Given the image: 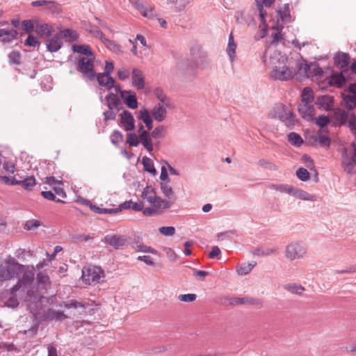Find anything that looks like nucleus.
I'll list each match as a JSON object with an SVG mask.
<instances>
[{
	"mask_svg": "<svg viewBox=\"0 0 356 356\" xmlns=\"http://www.w3.org/2000/svg\"><path fill=\"white\" fill-rule=\"evenodd\" d=\"M141 197L144 201H146L159 213L170 208L172 205L171 201L163 200L158 196L155 188L151 186H147L143 189Z\"/></svg>",
	"mask_w": 356,
	"mask_h": 356,
	"instance_id": "obj_2",
	"label": "nucleus"
},
{
	"mask_svg": "<svg viewBox=\"0 0 356 356\" xmlns=\"http://www.w3.org/2000/svg\"><path fill=\"white\" fill-rule=\"evenodd\" d=\"M24 265L19 264L15 258L9 256L0 265V282H4L18 277L23 271Z\"/></svg>",
	"mask_w": 356,
	"mask_h": 356,
	"instance_id": "obj_3",
	"label": "nucleus"
},
{
	"mask_svg": "<svg viewBox=\"0 0 356 356\" xmlns=\"http://www.w3.org/2000/svg\"><path fill=\"white\" fill-rule=\"evenodd\" d=\"M40 222L38 220H30L26 222L24 229L26 230H35L40 226Z\"/></svg>",
	"mask_w": 356,
	"mask_h": 356,
	"instance_id": "obj_51",
	"label": "nucleus"
},
{
	"mask_svg": "<svg viewBox=\"0 0 356 356\" xmlns=\"http://www.w3.org/2000/svg\"><path fill=\"white\" fill-rule=\"evenodd\" d=\"M132 248L136 251V252H149L154 254H157L158 252L152 248L150 246H147L144 244H138L136 245H133Z\"/></svg>",
	"mask_w": 356,
	"mask_h": 356,
	"instance_id": "obj_46",
	"label": "nucleus"
},
{
	"mask_svg": "<svg viewBox=\"0 0 356 356\" xmlns=\"http://www.w3.org/2000/svg\"><path fill=\"white\" fill-rule=\"evenodd\" d=\"M314 99L313 90L310 88H305L301 94V102L305 104H312Z\"/></svg>",
	"mask_w": 356,
	"mask_h": 356,
	"instance_id": "obj_35",
	"label": "nucleus"
},
{
	"mask_svg": "<svg viewBox=\"0 0 356 356\" xmlns=\"http://www.w3.org/2000/svg\"><path fill=\"white\" fill-rule=\"evenodd\" d=\"M22 29L27 33H30L33 31L34 25L31 20H24L22 22Z\"/></svg>",
	"mask_w": 356,
	"mask_h": 356,
	"instance_id": "obj_61",
	"label": "nucleus"
},
{
	"mask_svg": "<svg viewBox=\"0 0 356 356\" xmlns=\"http://www.w3.org/2000/svg\"><path fill=\"white\" fill-rule=\"evenodd\" d=\"M159 232L164 236H172L175 233L174 227H161L159 228Z\"/></svg>",
	"mask_w": 356,
	"mask_h": 356,
	"instance_id": "obj_60",
	"label": "nucleus"
},
{
	"mask_svg": "<svg viewBox=\"0 0 356 356\" xmlns=\"http://www.w3.org/2000/svg\"><path fill=\"white\" fill-rule=\"evenodd\" d=\"M104 242L115 249H120L126 245L127 238L124 235L108 234L104 237Z\"/></svg>",
	"mask_w": 356,
	"mask_h": 356,
	"instance_id": "obj_15",
	"label": "nucleus"
},
{
	"mask_svg": "<svg viewBox=\"0 0 356 356\" xmlns=\"http://www.w3.org/2000/svg\"><path fill=\"white\" fill-rule=\"evenodd\" d=\"M257 4L258 9L259 10V15L261 19H264L266 13L264 12L263 7H270L272 4L274 3L275 0H255Z\"/></svg>",
	"mask_w": 356,
	"mask_h": 356,
	"instance_id": "obj_39",
	"label": "nucleus"
},
{
	"mask_svg": "<svg viewBox=\"0 0 356 356\" xmlns=\"http://www.w3.org/2000/svg\"><path fill=\"white\" fill-rule=\"evenodd\" d=\"M110 138H111V143L113 145H116L122 141L123 136L119 131L115 130L111 134Z\"/></svg>",
	"mask_w": 356,
	"mask_h": 356,
	"instance_id": "obj_50",
	"label": "nucleus"
},
{
	"mask_svg": "<svg viewBox=\"0 0 356 356\" xmlns=\"http://www.w3.org/2000/svg\"><path fill=\"white\" fill-rule=\"evenodd\" d=\"M139 138L140 143L149 152L153 151L152 138L148 131H143Z\"/></svg>",
	"mask_w": 356,
	"mask_h": 356,
	"instance_id": "obj_28",
	"label": "nucleus"
},
{
	"mask_svg": "<svg viewBox=\"0 0 356 356\" xmlns=\"http://www.w3.org/2000/svg\"><path fill=\"white\" fill-rule=\"evenodd\" d=\"M316 104L320 108L325 111L331 110L333 107L334 98L330 95H321L317 97Z\"/></svg>",
	"mask_w": 356,
	"mask_h": 356,
	"instance_id": "obj_21",
	"label": "nucleus"
},
{
	"mask_svg": "<svg viewBox=\"0 0 356 356\" xmlns=\"http://www.w3.org/2000/svg\"><path fill=\"white\" fill-rule=\"evenodd\" d=\"M307 252L305 244L301 241H293L286 245L284 256L289 261H294L303 259Z\"/></svg>",
	"mask_w": 356,
	"mask_h": 356,
	"instance_id": "obj_7",
	"label": "nucleus"
},
{
	"mask_svg": "<svg viewBox=\"0 0 356 356\" xmlns=\"http://www.w3.org/2000/svg\"><path fill=\"white\" fill-rule=\"evenodd\" d=\"M154 95L159 100V103L164 104L168 108L173 107L170 99L166 96L162 89L156 88L154 90Z\"/></svg>",
	"mask_w": 356,
	"mask_h": 356,
	"instance_id": "obj_30",
	"label": "nucleus"
},
{
	"mask_svg": "<svg viewBox=\"0 0 356 356\" xmlns=\"http://www.w3.org/2000/svg\"><path fill=\"white\" fill-rule=\"evenodd\" d=\"M114 108H109L104 113L105 120H115L116 117V113L113 111Z\"/></svg>",
	"mask_w": 356,
	"mask_h": 356,
	"instance_id": "obj_64",
	"label": "nucleus"
},
{
	"mask_svg": "<svg viewBox=\"0 0 356 356\" xmlns=\"http://www.w3.org/2000/svg\"><path fill=\"white\" fill-rule=\"evenodd\" d=\"M120 126L126 131H133L135 128V120L132 114L125 110L120 115Z\"/></svg>",
	"mask_w": 356,
	"mask_h": 356,
	"instance_id": "obj_16",
	"label": "nucleus"
},
{
	"mask_svg": "<svg viewBox=\"0 0 356 356\" xmlns=\"http://www.w3.org/2000/svg\"><path fill=\"white\" fill-rule=\"evenodd\" d=\"M334 61L337 66L341 70L348 69V66L350 63V57L348 54L338 53L334 57Z\"/></svg>",
	"mask_w": 356,
	"mask_h": 356,
	"instance_id": "obj_24",
	"label": "nucleus"
},
{
	"mask_svg": "<svg viewBox=\"0 0 356 356\" xmlns=\"http://www.w3.org/2000/svg\"><path fill=\"white\" fill-rule=\"evenodd\" d=\"M39 44V42L36 37L31 35H29L25 41V44L29 47H36Z\"/></svg>",
	"mask_w": 356,
	"mask_h": 356,
	"instance_id": "obj_63",
	"label": "nucleus"
},
{
	"mask_svg": "<svg viewBox=\"0 0 356 356\" xmlns=\"http://www.w3.org/2000/svg\"><path fill=\"white\" fill-rule=\"evenodd\" d=\"M35 31L41 37H48L52 33V28L47 24H42L36 26Z\"/></svg>",
	"mask_w": 356,
	"mask_h": 356,
	"instance_id": "obj_36",
	"label": "nucleus"
},
{
	"mask_svg": "<svg viewBox=\"0 0 356 356\" xmlns=\"http://www.w3.org/2000/svg\"><path fill=\"white\" fill-rule=\"evenodd\" d=\"M6 24V22H0V27ZM18 35L17 31L11 27L0 28V42L3 43H10L16 39Z\"/></svg>",
	"mask_w": 356,
	"mask_h": 356,
	"instance_id": "obj_13",
	"label": "nucleus"
},
{
	"mask_svg": "<svg viewBox=\"0 0 356 356\" xmlns=\"http://www.w3.org/2000/svg\"><path fill=\"white\" fill-rule=\"evenodd\" d=\"M273 118L280 120L284 124L293 128L296 123V118L291 109L283 104H276L271 112Z\"/></svg>",
	"mask_w": 356,
	"mask_h": 356,
	"instance_id": "obj_5",
	"label": "nucleus"
},
{
	"mask_svg": "<svg viewBox=\"0 0 356 356\" xmlns=\"http://www.w3.org/2000/svg\"><path fill=\"white\" fill-rule=\"evenodd\" d=\"M197 296L195 293L181 294L178 296V299L179 301L185 302H193L195 300Z\"/></svg>",
	"mask_w": 356,
	"mask_h": 356,
	"instance_id": "obj_54",
	"label": "nucleus"
},
{
	"mask_svg": "<svg viewBox=\"0 0 356 356\" xmlns=\"http://www.w3.org/2000/svg\"><path fill=\"white\" fill-rule=\"evenodd\" d=\"M330 122V119L327 116L325 115H320L318 118H316V124L321 127L323 128Z\"/></svg>",
	"mask_w": 356,
	"mask_h": 356,
	"instance_id": "obj_57",
	"label": "nucleus"
},
{
	"mask_svg": "<svg viewBox=\"0 0 356 356\" xmlns=\"http://www.w3.org/2000/svg\"><path fill=\"white\" fill-rule=\"evenodd\" d=\"M296 74L298 73V69L296 70L286 65L275 66L270 72V76L274 80L286 81L291 79Z\"/></svg>",
	"mask_w": 356,
	"mask_h": 356,
	"instance_id": "obj_9",
	"label": "nucleus"
},
{
	"mask_svg": "<svg viewBox=\"0 0 356 356\" xmlns=\"http://www.w3.org/2000/svg\"><path fill=\"white\" fill-rule=\"evenodd\" d=\"M139 136L135 133H129L127 135V143L132 147H137L140 143Z\"/></svg>",
	"mask_w": 356,
	"mask_h": 356,
	"instance_id": "obj_48",
	"label": "nucleus"
},
{
	"mask_svg": "<svg viewBox=\"0 0 356 356\" xmlns=\"http://www.w3.org/2000/svg\"><path fill=\"white\" fill-rule=\"evenodd\" d=\"M95 55H93V56L81 57L78 59L76 70L82 74L85 79L89 81L95 80Z\"/></svg>",
	"mask_w": 356,
	"mask_h": 356,
	"instance_id": "obj_6",
	"label": "nucleus"
},
{
	"mask_svg": "<svg viewBox=\"0 0 356 356\" xmlns=\"http://www.w3.org/2000/svg\"><path fill=\"white\" fill-rule=\"evenodd\" d=\"M256 262L252 261V263L243 264L236 268V272L240 275H245L251 272L252 268L255 266Z\"/></svg>",
	"mask_w": 356,
	"mask_h": 356,
	"instance_id": "obj_40",
	"label": "nucleus"
},
{
	"mask_svg": "<svg viewBox=\"0 0 356 356\" xmlns=\"http://www.w3.org/2000/svg\"><path fill=\"white\" fill-rule=\"evenodd\" d=\"M72 49L75 53L86 55V57L95 55L90 47L88 44H74Z\"/></svg>",
	"mask_w": 356,
	"mask_h": 356,
	"instance_id": "obj_31",
	"label": "nucleus"
},
{
	"mask_svg": "<svg viewBox=\"0 0 356 356\" xmlns=\"http://www.w3.org/2000/svg\"><path fill=\"white\" fill-rule=\"evenodd\" d=\"M298 112L302 118L311 121L315 115V108L312 104L300 103L298 106Z\"/></svg>",
	"mask_w": 356,
	"mask_h": 356,
	"instance_id": "obj_18",
	"label": "nucleus"
},
{
	"mask_svg": "<svg viewBox=\"0 0 356 356\" xmlns=\"http://www.w3.org/2000/svg\"><path fill=\"white\" fill-rule=\"evenodd\" d=\"M277 13L283 23H289L292 21L289 3L284 4Z\"/></svg>",
	"mask_w": 356,
	"mask_h": 356,
	"instance_id": "obj_33",
	"label": "nucleus"
},
{
	"mask_svg": "<svg viewBox=\"0 0 356 356\" xmlns=\"http://www.w3.org/2000/svg\"><path fill=\"white\" fill-rule=\"evenodd\" d=\"M0 182L10 186L19 184V180L16 179L15 178L10 179L7 176H0Z\"/></svg>",
	"mask_w": 356,
	"mask_h": 356,
	"instance_id": "obj_56",
	"label": "nucleus"
},
{
	"mask_svg": "<svg viewBox=\"0 0 356 356\" xmlns=\"http://www.w3.org/2000/svg\"><path fill=\"white\" fill-rule=\"evenodd\" d=\"M9 62L13 64H19L21 55L19 52L13 51L8 54Z\"/></svg>",
	"mask_w": 356,
	"mask_h": 356,
	"instance_id": "obj_55",
	"label": "nucleus"
},
{
	"mask_svg": "<svg viewBox=\"0 0 356 356\" xmlns=\"http://www.w3.org/2000/svg\"><path fill=\"white\" fill-rule=\"evenodd\" d=\"M349 115L350 114L348 111H346L341 109H338L334 112L335 118L340 124H344L345 122H346V121H348V122L349 120L352 118H350L349 119Z\"/></svg>",
	"mask_w": 356,
	"mask_h": 356,
	"instance_id": "obj_38",
	"label": "nucleus"
},
{
	"mask_svg": "<svg viewBox=\"0 0 356 356\" xmlns=\"http://www.w3.org/2000/svg\"><path fill=\"white\" fill-rule=\"evenodd\" d=\"M106 100L108 108L119 110L121 102L115 94L108 93L106 97Z\"/></svg>",
	"mask_w": 356,
	"mask_h": 356,
	"instance_id": "obj_32",
	"label": "nucleus"
},
{
	"mask_svg": "<svg viewBox=\"0 0 356 356\" xmlns=\"http://www.w3.org/2000/svg\"><path fill=\"white\" fill-rule=\"evenodd\" d=\"M288 140L296 147H300L303 143L302 137L295 132H291L288 135Z\"/></svg>",
	"mask_w": 356,
	"mask_h": 356,
	"instance_id": "obj_44",
	"label": "nucleus"
},
{
	"mask_svg": "<svg viewBox=\"0 0 356 356\" xmlns=\"http://www.w3.org/2000/svg\"><path fill=\"white\" fill-rule=\"evenodd\" d=\"M44 318L49 321H62L67 318V316L63 312L49 309L45 312Z\"/></svg>",
	"mask_w": 356,
	"mask_h": 356,
	"instance_id": "obj_29",
	"label": "nucleus"
},
{
	"mask_svg": "<svg viewBox=\"0 0 356 356\" xmlns=\"http://www.w3.org/2000/svg\"><path fill=\"white\" fill-rule=\"evenodd\" d=\"M293 186L290 184H271L269 188L272 190L279 191L282 193L291 195Z\"/></svg>",
	"mask_w": 356,
	"mask_h": 356,
	"instance_id": "obj_42",
	"label": "nucleus"
},
{
	"mask_svg": "<svg viewBox=\"0 0 356 356\" xmlns=\"http://www.w3.org/2000/svg\"><path fill=\"white\" fill-rule=\"evenodd\" d=\"M138 118L145 124L148 131H150L152 129V120L150 113L147 110H140Z\"/></svg>",
	"mask_w": 356,
	"mask_h": 356,
	"instance_id": "obj_34",
	"label": "nucleus"
},
{
	"mask_svg": "<svg viewBox=\"0 0 356 356\" xmlns=\"http://www.w3.org/2000/svg\"><path fill=\"white\" fill-rule=\"evenodd\" d=\"M290 195L302 200L312 202L316 200V197L314 195H312L300 188H298L294 186L292 187L291 193Z\"/></svg>",
	"mask_w": 356,
	"mask_h": 356,
	"instance_id": "obj_22",
	"label": "nucleus"
},
{
	"mask_svg": "<svg viewBox=\"0 0 356 356\" xmlns=\"http://www.w3.org/2000/svg\"><path fill=\"white\" fill-rule=\"evenodd\" d=\"M229 303L232 305H259L260 300L259 299L252 298H233L229 300Z\"/></svg>",
	"mask_w": 356,
	"mask_h": 356,
	"instance_id": "obj_26",
	"label": "nucleus"
},
{
	"mask_svg": "<svg viewBox=\"0 0 356 356\" xmlns=\"http://www.w3.org/2000/svg\"><path fill=\"white\" fill-rule=\"evenodd\" d=\"M161 190L163 194L168 197V201H171L173 203L176 200L177 197L173 192L172 188L169 184V181H161Z\"/></svg>",
	"mask_w": 356,
	"mask_h": 356,
	"instance_id": "obj_27",
	"label": "nucleus"
},
{
	"mask_svg": "<svg viewBox=\"0 0 356 356\" xmlns=\"http://www.w3.org/2000/svg\"><path fill=\"white\" fill-rule=\"evenodd\" d=\"M296 67L301 77L310 78L312 81H317L323 76V70L316 63L309 64L304 60H298Z\"/></svg>",
	"mask_w": 356,
	"mask_h": 356,
	"instance_id": "obj_4",
	"label": "nucleus"
},
{
	"mask_svg": "<svg viewBox=\"0 0 356 356\" xmlns=\"http://www.w3.org/2000/svg\"><path fill=\"white\" fill-rule=\"evenodd\" d=\"M115 91L120 92L124 104L130 108L135 109L138 107L136 95L131 90H122L120 86L115 87Z\"/></svg>",
	"mask_w": 356,
	"mask_h": 356,
	"instance_id": "obj_14",
	"label": "nucleus"
},
{
	"mask_svg": "<svg viewBox=\"0 0 356 356\" xmlns=\"http://www.w3.org/2000/svg\"><path fill=\"white\" fill-rule=\"evenodd\" d=\"M117 74L118 78L122 81L127 79L130 76L129 70L125 67L119 69Z\"/></svg>",
	"mask_w": 356,
	"mask_h": 356,
	"instance_id": "obj_58",
	"label": "nucleus"
},
{
	"mask_svg": "<svg viewBox=\"0 0 356 356\" xmlns=\"http://www.w3.org/2000/svg\"><path fill=\"white\" fill-rule=\"evenodd\" d=\"M37 280L38 294L33 296V292L30 290H28L27 297H26V301H31L33 298H34V300L41 299L42 298H43V294L46 293L47 289L50 286L49 277L41 272L38 273Z\"/></svg>",
	"mask_w": 356,
	"mask_h": 356,
	"instance_id": "obj_10",
	"label": "nucleus"
},
{
	"mask_svg": "<svg viewBox=\"0 0 356 356\" xmlns=\"http://www.w3.org/2000/svg\"><path fill=\"white\" fill-rule=\"evenodd\" d=\"M95 80L97 79L99 86L106 88L107 90H111L115 88V79L111 76H107L102 73H95Z\"/></svg>",
	"mask_w": 356,
	"mask_h": 356,
	"instance_id": "obj_20",
	"label": "nucleus"
},
{
	"mask_svg": "<svg viewBox=\"0 0 356 356\" xmlns=\"http://www.w3.org/2000/svg\"><path fill=\"white\" fill-rule=\"evenodd\" d=\"M316 141H318L322 146L328 147L330 143L329 137L325 135L320 134L316 136Z\"/></svg>",
	"mask_w": 356,
	"mask_h": 356,
	"instance_id": "obj_59",
	"label": "nucleus"
},
{
	"mask_svg": "<svg viewBox=\"0 0 356 356\" xmlns=\"http://www.w3.org/2000/svg\"><path fill=\"white\" fill-rule=\"evenodd\" d=\"M166 132V129L163 125H160L154 129L152 131L150 136L152 138L159 139L163 138L165 136Z\"/></svg>",
	"mask_w": 356,
	"mask_h": 356,
	"instance_id": "obj_45",
	"label": "nucleus"
},
{
	"mask_svg": "<svg viewBox=\"0 0 356 356\" xmlns=\"http://www.w3.org/2000/svg\"><path fill=\"white\" fill-rule=\"evenodd\" d=\"M83 204L88 205L90 207V209L94 211L95 213H99V214H103V209L96 206V205H94L92 204L89 200H84L83 201Z\"/></svg>",
	"mask_w": 356,
	"mask_h": 356,
	"instance_id": "obj_62",
	"label": "nucleus"
},
{
	"mask_svg": "<svg viewBox=\"0 0 356 356\" xmlns=\"http://www.w3.org/2000/svg\"><path fill=\"white\" fill-rule=\"evenodd\" d=\"M236 44H228L227 47V53L229 57L231 62H234L236 58Z\"/></svg>",
	"mask_w": 356,
	"mask_h": 356,
	"instance_id": "obj_53",
	"label": "nucleus"
},
{
	"mask_svg": "<svg viewBox=\"0 0 356 356\" xmlns=\"http://www.w3.org/2000/svg\"><path fill=\"white\" fill-rule=\"evenodd\" d=\"M167 108L164 104L158 103L156 104L151 111V114L154 119L159 122H163L167 117Z\"/></svg>",
	"mask_w": 356,
	"mask_h": 356,
	"instance_id": "obj_19",
	"label": "nucleus"
},
{
	"mask_svg": "<svg viewBox=\"0 0 356 356\" xmlns=\"http://www.w3.org/2000/svg\"><path fill=\"white\" fill-rule=\"evenodd\" d=\"M60 38V36L56 35L46 41V45L48 51L51 52H56L61 48L62 41Z\"/></svg>",
	"mask_w": 356,
	"mask_h": 356,
	"instance_id": "obj_23",
	"label": "nucleus"
},
{
	"mask_svg": "<svg viewBox=\"0 0 356 356\" xmlns=\"http://www.w3.org/2000/svg\"><path fill=\"white\" fill-rule=\"evenodd\" d=\"M21 273H23L22 277L19 279L17 284L12 288L13 293L19 291L20 289H22L23 291L28 289L29 286L33 281L34 274L32 271L25 270L24 268Z\"/></svg>",
	"mask_w": 356,
	"mask_h": 356,
	"instance_id": "obj_12",
	"label": "nucleus"
},
{
	"mask_svg": "<svg viewBox=\"0 0 356 356\" xmlns=\"http://www.w3.org/2000/svg\"><path fill=\"white\" fill-rule=\"evenodd\" d=\"M60 37H63L67 42H73L78 39L79 34L72 29H65L60 32Z\"/></svg>",
	"mask_w": 356,
	"mask_h": 356,
	"instance_id": "obj_37",
	"label": "nucleus"
},
{
	"mask_svg": "<svg viewBox=\"0 0 356 356\" xmlns=\"http://www.w3.org/2000/svg\"><path fill=\"white\" fill-rule=\"evenodd\" d=\"M258 164L261 167H262L265 169L273 170H277V167L275 164H273V163L270 162L269 161L264 159H259L258 161Z\"/></svg>",
	"mask_w": 356,
	"mask_h": 356,
	"instance_id": "obj_52",
	"label": "nucleus"
},
{
	"mask_svg": "<svg viewBox=\"0 0 356 356\" xmlns=\"http://www.w3.org/2000/svg\"><path fill=\"white\" fill-rule=\"evenodd\" d=\"M132 86L138 90H143L145 87V76L142 70L134 67L131 72Z\"/></svg>",
	"mask_w": 356,
	"mask_h": 356,
	"instance_id": "obj_17",
	"label": "nucleus"
},
{
	"mask_svg": "<svg viewBox=\"0 0 356 356\" xmlns=\"http://www.w3.org/2000/svg\"><path fill=\"white\" fill-rule=\"evenodd\" d=\"M343 101L348 109L356 107V83H350L342 93ZM348 127L355 135V139L352 143V148H343L341 152V164L347 173H352L356 165V118L353 117L348 122Z\"/></svg>",
	"mask_w": 356,
	"mask_h": 356,
	"instance_id": "obj_1",
	"label": "nucleus"
},
{
	"mask_svg": "<svg viewBox=\"0 0 356 356\" xmlns=\"http://www.w3.org/2000/svg\"><path fill=\"white\" fill-rule=\"evenodd\" d=\"M142 163L143 165L145 170L154 175L156 174V170L154 167V164L152 159L147 156H144L143 158Z\"/></svg>",
	"mask_w": 356,
	"mask_h": 356,
	"instance_id": "obj_47",
	"label": "nucleus"
},
{
	"mask_svg": "<svg viewBox=\"0 0 356 356\" xmlns=\"http://www.w3.org/2000/svg\"><path fill=\"white\" fill-rule=\"evenodd\" d=\"M19 184L26 190H32L35 186L36 181L34 176H29L22 180H19Z\"/></svg>",
	"mask_w": 356,
	"mask_h": 356,
	"instance_id": "obj_43",
	"label": "nucleus"
},
{
	"mask_svg": "<svg viewBox=\"0 0 356 356\" xmlns=\"http://www.w3.org/2000/svg\"><path fill=\"white\" fill-rule=\"evenodd\" d=\"M103 43L109 50L117 54H122L123 52L120 45L113 40H111L108 38L104 39V42Z\"/></svg>",
	"mask_w": 356,
	"mask_h": 356,
	"instance_id": "obj_41",
	"label": "nucleus"
},
{
	"mask_svg": "<svg viewBox=\"0 0 356 356\" xmlns=\"http://www.w3.org/2000/svg\"><path fill=\"white\" fill-rule=\"evenodd\" d=\"M350 78L348 69H344L339 73L332 74L327 80L330 86L340 88Z\"/></svg>",
	"mask_w": 356,
	"mask_h": 356,
	"instance_id": "obj_11",
	"label": "nucleus"
},
{
	"mask_svg": "<svg viewBox=\"0 0 356 356\" xmlns=\"http://www.w3.org/2000/svg\"><path fill=\"white\" fill-rule=\"evenodd\" d=\"M104 277V271L100 267L88 266L82 270V278L88 284H96Z\"/></svg>",
	"mask_w": 356,
	"mask_h": 356,
	"instance_id": "obj_8",
	"label": "nucleus"
},
{
	"mask_svg": "<svg viewBox=\"0 0 356 356\" xmlns=\"http://www.w3.org/2000/svg\"><path fill=\"white\" fill-rule=\"evenodd\" d=\"M296 176L300 180L302 181H307L310 177L308 170L303 168H300L296 171Z\"/></svg>",
	"mask_w": 356,
	"mask_h": 356,
	"instance_id": "obj_49",
	"label": "nucleus"
},
{
	"mask_svg": "<svg viewBox=\"0 0 356 356\" xmlns=\"http://www.w3.org/2000/svg\"><path fill=\"white\" fill-rule=\"evenodd\" d=\"M284 289L293 295L301 296L305 291V288L297 283H288L283 286Z\"/></svg>",
	"mask_w": 356,
	"mask_h": 356,
	"instance_id": "obj_25",
	"label": "nucleus"
}]
</instances>
